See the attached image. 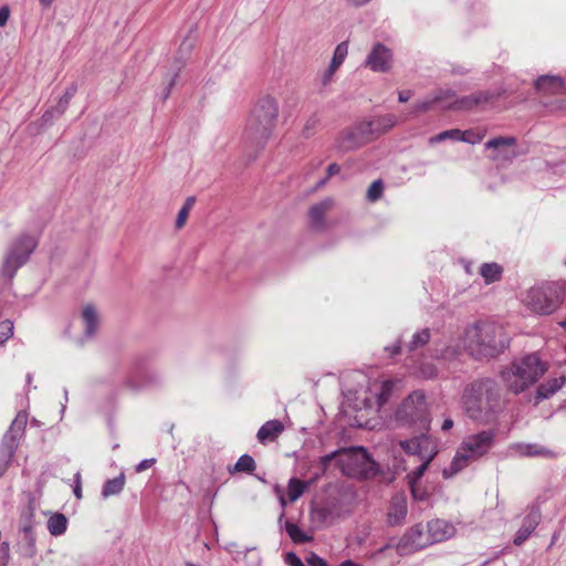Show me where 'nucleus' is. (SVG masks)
I'll use <instances>...</instances> for the list:
<instances>
[{
  "instance_id": "8",
  "label": "nucleus",
  "mask_w": 566,
  "mask_h": 566,
  "mask_svg": "<svg viewBox=\"0 0 566 566\" xmlns=\"http://www.w3.org/2000/svg\"><path fill=\"white\" fill-rule=\"evenodd\" d=\"M396 418L402 423L418 424L428 430L429 420L426 413L424 397L420 392H413L406 398L396 412Z\"/></svg>"
},
{
  "instance_id": "49",
  "label": "nucleus",
  "mask_w": 566,
  "mask_h": 566,
  "mask_svg": "<svg viewBox=\"0 0 566 566\" xmlns=\"http://www.w3.org/2000/svg\"><path fill=\"white\" fill-rule=\"evenodd\" d=\"M75 495H76L77 497H81V490H80V488H76V489H75Z\"/></svg>"
},
{
  "instance_id": "22",
  "label": "nucleus",
  "mask_w": 566,
  "mask_h": 566,
  "mask_svg": "<svg viewBox=\"0 0 566 566\" xmlns=\"http://www.w3.org/2000/svg\"><path fill=\"white\" fill-rule=\"evenodd\" d=\"M24 262V258L11 253L3 263L2 275L11 280L17 269Z\"/></svg>"
},
{
  "instance_id": "1",
  "label": "nucleus",
  "mask_w": 566,
  "mask_h": 566,
  "mask_svg": "<svg viewBox=\"0 0 566 566\" xmlns=\"http://www.w3.org/2000/svg\"><path fill=\"white\" fill-rule=\"evenodd\" d=\"M462 408L472 419L489 422L499 408V397L489 381L469 385L462 395Z\"/></svg>"
},
{
  "instance_id": "19",
  "label": "nucleus",
  "mask_w": 566,
  "mask_h": 566,
  "mask_svg": "<svg viewBox=\"0 0 566 566\" xmlns=\"http://www.w3.org/2000/svg\"><path fill=\"white\" fill-rule=\"evenodd\" d=\"M486 284L500 281L503 269L497 263H484L479 270Z\"/></svg>"
},
{
  "instance_id": "13",
  "label": "nucleus",
  "mask_w": 566,
  "mask_h": 566,
  "mask_svg": "<svg viewBox=\"0 0 566 566\" xmlns=\"http://www.w3.org/2000/svg\"><path fill=\"white\" fill-rule=\"evenodd\" d=\"M284 431V424L279 420H270L265 422L258 431V440L262 444L275 441Z\"/></svg>"
},
{
  "instance_id": "12",
  "label": "nucleus",
  "mask_w": 566,
  "mask_h": 566,
  "mask_svg": "<svg viewBox=\"0 0 566 566\" xmlns=\"http://www.w3.org/2000/svg\"><path fill=\"white\" fill-rule=\"evenodd\" d=\"M334 206L333 200L326 199L314 206H312L308 210V218L311 223L315 228L325 227V216L332 210Z\"/></svg>"
},
{
  "instance_id": "42",
  "label": "nucleus",
  "mask_w": 566,
  "mask_h": 566,
  "mask_svg": "<svg viewBox=\"0 0 566 566\" xmlns=\"http://www.w3.org/2000/svg\"><path fill=\"white\" fill-rule=\"evenodd\" d=\"M411 97L410 91H402L399 93V102L405 103Z\"/></svg>"
},
{
  "instance_id": "27",
  "label": "nucleus",
  "mask_w": 566,
  "mask_h": 566,
  "mask_svg": "<svg viewBox=\"0 0 566 566\" xmlns=\"http://www.w3.org/2000/svg\"><path fill=\"white\" fill-rule=\"evenodd\" d=\"M563 83L557 77L543 76L536 82L538 91L555 93L562 87Z\"/></svg>"
},
{
  "instance_id": "17",
  "label": "nucleus",
  "mask_w": 566,
  "mask_h": 566,
  "mask_svg": "<svg viewBox=\"0 0 566 566\" xmlns=\"http://www.w3.org/2000/svg\"><path fill=\"white\" fill-rule=\"evenodd\" d=\"M397 124V118L392 114L375 117L368 122H364V127L376 126V130L387 133Z\"/></svg>"
},
{
  "instance_id": "28",
  "label": "nucleus",
  "mask_w": 566,
  "mask_h": 566,
  "mask_svg": "<svg viewBox=\"0 0 566 566\" xmlns=\"http://www.w3.org/2000/svg\"><path fill=\"white\" fill-rule=\"evenodd\" d=\"M357 136L361 142H368L377 138L378 136L382 135L384 133H380L376 130V126L371 127H364V123H360L357 126Z\"/></svg>"
},
{
  "instance_id": "32",
  "label": "nucleus",
  "mask_w": 566,
  "mask_h": 566,
  "mask_svg": "<svg viewBox=\"0 0 566 566\" xmlns=\"http://www.w3.org/2000/svg\"><path fill=\"white\" fill-rule=\"evenodd\" d=\"M384 186L380 180L374 181L367 191V198L369 201H376L382 195Z\"/></svg>"
},
{
  "instance_id": "6",
  "label": "nucleus",
  "mask_w": 566,
  "mask_h": 566,
  "mask_svg": "<svg viewBox=\"0 0 566 566\" xmlns=\"http://www.w3.org/2000/svg\"><path fill=\"white\" fill-rule=\"evenodd\" d=\"M334 458L338 459L343 472L347 475L368 478L376 472L375 462L369 459L363 448L344 450L325 455L321 459L322 465L325 468Z\"/></svg>"
},
{
  "instance_id": "50",
  "label": "nucleus",
  "mask_w": 566,
  "mask_h": 566,
  "mask_svg": "<svg viewBox=\"0 0 566 566\" xmlns=\"http://www.w3.org/2000/svg\"><path fill=\"white\" fill-rule=\"evenodd\" d=\"M559 324H560V326H563L564 328H566V319H565V321H563V322H560Z\"/></svg>"
},
{
  "instance_id": "20",
  "label": "nucleus",
  "mask_w": 566,
  "mask_h": 566,
  "mask_svg": "<svg viewBox=\"0 0 566 566\" xmlns=\"http://www.w3.org/2000/svg\"><path fill=\"white\" fill-rule=\"evenodd\" d=\"M468 135H472L471 130H465V132H461L459 129L446 130V132H442L439 135L430 138V143H438V142H442L447 138H454V139L474 144L475 140L469 139Z\"/></svg>"
},
{
  "instance_id": "9",
  "label": "nucleus",
  "mask_w": 566,
  "mask_h": 566,
  "mask_svg": "<svg viewBox=\"0 0 566 566\" xmlns=\"http://www.w3.org/2000/svg\"><path fill=\"white\" fill-rule=\"evenodd\" d=\"M395 382L389 379H375L369 382L368 395L365 397L367 408L380 409L391 396Z\"/></svg>"
},
{
  "instance_id": "47",
  "label": "nucleus",
  "mask_w": 566,
  "mask_h": 566,
  "mask_svg": "<svg viewBox=\"0 0 566 566\" xmlns=\"http://www.w3.org/2000/svg\"><path fill=\"white\" fill-rule=\"evenodd\" d=\"M339 566H361V565L356 564V563H354L352 560H345Z\"/></svg>"
},
{
  "instance_id": "23",
  "label": "nucleus",
  "mask_w": 566,
  "mask_h": 566,
  "mask_svg": "<svg viewBox=\"0 0 566 566\" xmlns=\"http://www.w3.org/2000/svg\"><path fill=\"white\" fill-rule=\"evenodd\" d=\"M66 524V517L61 513H56L49 518L48 528L52 535L57 536L65 532Z\"/></svg>"
},
{
  "instance_id": "37",
  "label": "nucleus",
  "mask_w": 566,
  "mask_h": 566,
  "mask_svg": "<svg viewBox=\"0 0 566 566\" xmlns=\"http://www.w3.org/2000/svg\"><path fill=\"white\" fill-rule=\"evenodd\" d=\"M532 530H533V527H531V528L526 530L525 532L520 531V532L517 533V535H516L515 539H514V543H515L516 545L522 544V543L525 541V538L527 537V535L531 533V531H532Z\"/></svg>"
},
{
  "instance_id": "41",
  "label": "nucleus",
  "mask_w": 566,
  "mask_h": 566,
  "mask_svg": "<svg viewBox=\"0 0 566 566\" xmlns=\"http://www.w3.org/2000/svg\"><path fill=\"white\" fill-rule=\"evenodd\" d=\"M431 104H432V102H430V101L417 103L415 105V111L416 112H426L427 109L430 108Z\"/></svg>"
},
{
  "instance_id": "30",
  "label": "nucleus",
  "mask_w": 566,
  "mask_h": 566,
  "mask_svg": "<svg viewBox=\"0 0 566 566\" xmlns=\"http://www.w3.org/2000/svg\"><path fill=\"white\" fill-rule=\"evenodd\" d=\"M193 205H195L193 198H188L186 200V202H185L184 207L181 208V210L179 211L177 220H176V227L178 229L182 228L186 224L188 217H189V212L192 209Z\"/></svg>"
},
{
  "instance_id": "51",
  "label": "nucleus",
  "mask_w": 566,
  "mask_h": 566,
  "mask_svg": "<svg viewBox=\"0 0 566 566\" xmlns=\"http://www.w3.org/2000/svg\"><path fill=\"white\" fill-rule=\"evenodd\" d=\"M29 247H30V249H32V248L34 247V243H33L32 241H30ZM30 251H31V250H29V252H30Z\"/></svg>"
},
{
  "instance_id": "43",
  "label": "nucleus",
  "mask_w": 566,
  "mask_h": 566,
  "mask_svg": "<svg viewBox=\"0 0 566 566\" xmlns=\"http://www.w3.org/2000/svg\"><path fill=\"white\" fill-rule=\"evenodd\" d=\"M370 0H346L349 6L360 7L368 3Z\"/></svg>"
},
{
  "instance_id": "40",
  "label": "nucleus",
  "mask_w": 566,
  "mask_h": 566,
  "mask_svg": "<svg viewBox=\"0 0 566 566\" xmlns=\"http://www.w3.org/2000/svg\"><path fill=\"white\" fill-rule=\"evenodd\" d=\"M286 560L292 565V566H304L302 560L294 554H287L286 556Z\"/></svg>"
},
{
  "instance_id": "10",
  "label": "nucleus",
  "mask_w": 566,
  "mask_h": 566,
  "mask_svg": "<svg viewBox=\"0 0 566 566\" xmlns=\"http://www.w3.org/2000/svg\"><path fill=\"white\" fill-rule=\"evenodd\" d=\"M366 65L375 72H386L391 65V52L382 44H376L367 57Z\"/></svg>"
},
{
  "instance_id": "29",
  "label": "nucleus",
  "mask_w": 566,
  "mask_h": 566,
  "mask_svg": "<svg viewBox=\"0 0 566 566\" xmlns=\"http://www.w3.org/2000/svg\"><path fill=\"white\" fill-rule=\"evenodd\" d=\"M124 478H116L107 481L103 488V495L108 496L119 493L124 488Z\"/></svg>"
},
{
  "instance_id": "4",
  "label": "nucleus",
  "mask_w": 566,
  "mask_h": 566,
  "mask_svg": "<svg viewBox=\"0 0 566 566\" xmlns=\"http://www.w3.org/2000/svg\"><path fill=\"white\" fill-rule=\"evenodd\" d=\"M493 442L490 431L469 436L459 447L450 467L443 470V476L450 478L469 465L472 461L485 454Z\"/></svg>"
},
{
  "instance_id": "26",
  "label": "nucleus",
  "mask_w": 566,
  "mask_h": 566,
  "mask_svg": "<svg viewBox=\"0 0 566 566\" xmlns=\"http://www.w3.org/2000/svg\"><path fill=\"white\" fill-rule=\"evenodd\" d=\"M308 486L307 482L298 479H291L287 485V496L291 502L296 501Z\"/></svg>"
},
{
  "instance_id": "15",
  "label": "nucleus",
  "mask_w": 566,
  "mask_h": 566,
  "mask_svg": "<svg viewBox=\"0 0 566 566\" xmlns=\"http://www.w3.org/2000/svg\"><path fill=\"white\" fill-rule=\"evenodd\" d=\"M481 336V329L479 327H472L467 332L465 340L468 343V348L472 355L488 356L494 355V350L490 349L488 346L475 342V338Z\"/></svg>"
},
{
  "instance_id": "48",
  "label": "nucleus",
  "mask_w": 566,
  "mask_h": 566,
  "mask_svg": "<svg viewBox=\"0 0 566 566\" xmlns=\"http://www.w3.org/2000/svg\"><path fill=\"white\" fill-rule=\"evenodd\" d=\"M43 6H50L53 0H39Z\"/></svg>"
},
{
  "instance_id": "33",
  "label": "nucleus",
  "mask_w": 566,
  "mask_h": 566,
  "mask_svg": "<svg viewBox=\"0 0 566 566\" xmlns=\"http://www.w3.org/2000/svg\"><path fill=\"white\" fill-rule=\"evenodd\" d=\"M13 334V324L11 321L0 322V345L7 342Z\"/></svg>"
},
{
  "instance_id": "24",
  "label": "nucleus",
  "mask_w": 566,
  "mask_h": 566,
  "mask_svg": "<svg viewBox=\"0 0 566 566\" xmlns=\"http://www.w3.org/2000/svg\"><path fill=\"white\" fill-rule=\"evenodd\" d=\"M285 530L294 543L304 544L313 539L312 536L305 534L296 524L286 522Z\"/></svg>"
},
{
  "instance_id": "44",
  "label": "nucleus",
  "mask_w": 566,
  "mask_h": 566,
  "mask_svg": "<svg viewBox=\"0 0 566 566\" xmlns=\"http://www.w3.org/2000/svg\"><path fill=\"white\" fill-rule=\"evenodd\" d=\"M340 170L339 166L337 164H332L327 168V172L329 176L338 174Z\"/></svg>"
},
{
  "instance_id": "45",
  "label": "nucleus",
  "mask_w": 566,
  "mask_h": 566,
  "mask_svg": "<svg viewBox=\"0 0 566 566\" xmlns=\"http://www.w3.org/2000/svg\"><path fill=\"white\" fill-rule=\"evenodd\" d=\"M452 427H453V421H452V419H449V418H448V419H446V420L443 421V423H442V426H441V429H442L443 431H448V430H450Z\"/></svg>"
},
{
  "instance_id": "2",
  "label": "nucleus",
  "mask_w": 566,
  "mask_h": 566,
  "mask_svg": "<svg viewBox=\"0 0 566 566\" xmlns=\"http://www.w3.org/2000/svg\"><path fill=\"white\" fill-rule=\"evenodd\" d=\"M547 370L546 365L535 354L527 355L513 361L502 374V380L506 388L520 394L533 385Z\"/></svg>"
},
{
  "instance_id": "38",
  "label": "nucleus",
  "mask_w": 566,
  "mask_h": 566,
  "mask_svg": "<svg viewBox=\"0 0 566 566\" xmlns=\"http://www.w3.org/2000/svg\"><path fill=\"white\" fill-rule=\"evenodd\" d=\"M154 463H155V460H154V459L144 460V461H142V462L137 465L136 471H137V472H142V471H144V470H147V469H149Z\"/></svg>"
},
{
  "instance_id": "39",
  "label": "nucleus",
  "mask_w": 566,
  "mask_h": 566,
  "mask_svg": "<svg viewBox=\"0 0 566 566\" xmlns=\"http://www.w3.org/2000/svg\"><path fill=\"white\" fill-rule=\"evenodd\" d=\"M10 11L7 7L0 9V25H4L9 19Z\"/></svg>"
},
{
  "instance_id": "18",
  "label": "nucleus",
  "mask_w": 566,
  "mask_h": 566,
  "mask_svg": "<svg viewBox=\"0 0 566 566\" xmlns=\"http://www.w3.org/2000/svg\"><path fill=\"white\" fill-rule=\"evenodd\" d=\"M565 384V377L549 378L537 388L538 398H548Z\"/></svg>"
},
{
  "instance_id": "7",
  "label": "nucleus",
  "mask_w": 566,
  "mask_h": 566,
  "mask_svg": "<svg viewBox=\"0 0 566 566\" xmlns=\"http://www.w3.org/2000/svg\"><path fill=\"white\" fill-rule=\"evenodd\" d=\"M277 115V103L273 98L260 99L248 118V132L254 137L268 138L276 126Z\"/></svg>"
},
{
  "instance_id": "5",
  "label": "nucleus",
  "mask_w": 566,
  "mask_h": 566,
  "mask_svg": "<svg viewBox=\"0 0 566 566\" xmlns=\"http://www.w3.org/2000/svg\"><path fill=\"white\" fill-rule=\"evenodd\" d=\"M564 301V289L556 283H547L527 290L522 296V303L533 313L549 315L554 313Z\"/></svg>"
},
{
  "instance_id": "36",
  "label": "nucleus",
  "mask_w": 566,
  "mask_h": 566,
  "mask_svg": "<svg viewBox=\"0 0 566 566\" xmlns=\"http://www.w3.org/2000/svg\"><path fill=\"white\" fill-rule=\"evenodd\" d=\"M307 563L311 566H328L327 563L317 555H312L307 558Z\"/></svg>"
},
{
  "instance_id": "31",
  "label": "nucleus",
  "mask_w": 566,
  "mask_h": 566,
  "mask_svg": "<svg viewBox=\"0 0 566 566\" xmlns=\"http://www.w3.org/2000/svg\"><path fill=\"white\" fill-rule=\"evenodd\" d=\"M83 318L85 319L88 332L91 333L97 323V315L93 306H86L83 310Z\"/></svg>"
},
{
  "instance_id": "16",
  "label": "nucleus",
  "mask_w": 566,
  "mask_h": 566,
  "mask_svg": "<svg viewBox=\"0 0 566 566\" xmlns=\"http://www.w3.org/2000/svg\"><path fill=\"white\" fill-rule=\"evenodd\" d=\"M347 53H348L347 42L339 43L334 52V56H333L332 63L329 65V69L325 75L324 83H327L331 81L334 73L338 70V67L344 62L345 57L347 56Z\"/></svg>"
},
{
  "instance_id": "46",
  "label": "nucleus",
  "mask_w": 566,
  "mask_h": 566,
  "mask_svg": "<svg viewBox=\"0 0 566 566\" xmlns=\"http://www.w3.org/2000/svg\"><path fill=\"white\" fill-rule=\"evenodd\" d=\"M472 135H468L469 139H474L475 143L480 142L482 139V136H480L479 134L474 133V132H471Z\"/></svg>"
},
{
  "instance_id": "25",
  "label": "nucleus",
  "mask_w": 566,
  "mask_h": 566,
  "mask_svg": "<svg viewBox=\"0 0 566 566\" xmlns=\"http://www.w3.org/2000/svg\"><path fill=\"white\" fill-rule=\"evenodd\" d=\"M256 465L252 457L244 454L239 458L230 473H252Z\"/></svg>"
},
{
  "instance_id": "21",
  "label": "nucleus",
  "mask_w": 566,
  "mask_h": 566,
  "mask_svg": "<svg viewBox=\"0 0 566 566\" xmlns=\"http://www.w3.org/2000/svg\"><path fill=\"white\" fill-rule=\"evenodd\" d=\"M489 101V95L485 93H476L469 97H463L454 104L455 108L459 109H469L473 106H478L480 104L486 103Z\"/></svg>"
},
{
  "instance_id": "34",
  "label": "nucleus",
  "mask_w": 566,
  "mask_h": 566,
  "mask_svg": "<svg viewBox=\"0 0 566 566\" xmlns=\"http://www.w3.org/2000/svg\"><path fill=\"white\" fill-rule=\"evenodd\" d=\"M515 144V139L513 137H497L489 140L486 143V147L489 148H499L502 146H512Z\"/></svg>"
},
{
  "instance_id": "14",
  "label": "nucleus",
  "mask_w": 566,
  "mask_h": 566,
  "mask_svg": "<svg viewBox=\"0 0 566 566\" xmlns=\"http://www.w3.org/2000/svg\"><path fill=\"white\" fill-rule=\"evenodd\" d=\"M427 527L431 542H441L450 537L454 532L453 527L442 520L431 521L428 523Z\"/></svg>"
},
{
  "instance_id": "35",
  "label": "nucleus",
  "mask_w": 566,
  "mask_h": 566,
  "mask_svg": "<svg viewBox=\"0 0 566 566\" xmlns=\"http://www.w3.org/2000/svg\"><path fill=\"white\" fill-rule=\"evenodd\" d=\"M429 338H430L429 332L427 329H424L415 336L413 343H415V345H424L426 343H428Z\"/></svg>"
},
{
  "instance_id": "11",
  "label": "nucleus",
  "mask_w": 566,
  "mask_h": 566,
  "mask_svg": "<svg viewBox=\"0 0 566 566\" xmlns=\"http://www.w3.org/2000/svg\"><path fill=\"white\" fill-rule=\"evenodd\" d=\"M407 514V501L403 496L392 497L390 505L387 511V522L390 525L400 524Z\"/></svg>"
},
{
  "instance_id": "3",
  "label": "nucleus",
  "mask_w": 566,
  "mask_h": 566,
  "mask_svg": "<svg viewBox=\"0 0 566 566\" xmlns=\"http://www.w3.org/2000/svg\"><path fill=\"white\" fill-rule=\"evenodd\" d=\"M399 446L406 453L417 455L421 461V464L408 474L409 485L413 496L421 500L423 496L418 493L417 482L438 453L437 441L428 434H420L410 440L400 441Z\"/></svg>"
}]
</instances>
